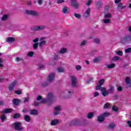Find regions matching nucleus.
I'll return each instance as SVG.
<instances>
[{
  "label": "nucleus",
  "instance_id": "f257e3e1",
  "mask_svg": "<svg viewBox=\"0 0 131 131\" xmlns=\"http://www.w3.org/2000/svg\"><path fill=\"white\" fill-rule=\"evenodd\" d=\"M61 97L62 98H72L73 96V90H68L64 92H62L60 94Z\"/></svg>",
  "mask_w": 131,
  "mask_h": 131
},
{
  "label": "nucleus",
  "instance_id": "f03ea898",
  "mask_svg": "<svg viewBox=\"0 0 131 131\" xmlns=\"http://www.w3.org/2000/svg\"><path fill=\"white\" fill-rule=\"evenodd\" d=\"M101 85H97L96 86V91H99V90H100V91H101L102 96H103V97H106V96L108 95L109 94V92L108 91H107V89H106V88H104V87H101Z\"/></svg>",
  "mask_w": 131,
  "mask_h": 131
},
{
  "label": "nucleus",
  "instance_id": "7ed1b4c3",
  "mask_svg": "<svg viewBox=\"0 0 131 131\" xmlns=\"http://www.w3.org/2000/svg\"><path fill=\"white\" fill-rule=\"evenodd\" d=\"M121 41L123 43H125V42H131V34L126 35L121 39Z\"/></svg>",
  "mask_w": 131,
  "mask_h": 131
},
{
  "label": "nucleus",
  "instance_id": "20e7f679",
  "mask_svg": "<svg viewBox=\"0 0 131 131\" xmlns=\"http://www.w3.org/2000/svg\"><path fill=\"white\" fill-rule=\"evenodd\" d=\"M46 28L45 26L42 25V26H35L31 28V30L33 31H39L40 30H43V29H45Z\"/></svg>",
  "mask_w": 131,
  "mask_h": 131
},
{
  "label": "nucleus",
  "instance_id": "39448f33",
  "mask_svg": "<svg viewBox=\"0 0 131 131\" xmlns=\"http://www.w3.org/2000/svg\"><path fill=\"white\" fill-rule=\"evenodd\" d=\"M21 123L19 122H15L14 123V128L16 130L21 131L22 129H23V127H22V126H21Z\"/></svg>",
  "mask_w": 131,
  "mask_h": 131
},
{
  "label": "nucleus",
  "instance_id": "423d86ee",
  "mask_svg": "<svg viewBox=\"0 0 131 131\" xmlns=\"http://www.w3.org/2000/svg\"><path fill=\"white\" fill-rule=\"evenodd\" d=\"M26 14H28V15H31L32 16H37V15H38V12L35 11L27 10L26 11Z\"/></svg>",
  "mask_w": 131,
  "mask_h": 131
},
{
  "label": "nucleus",
  "instance_id": "0eeeda50",
  "mask_svg": "<svg viewBox=\"0 0 131 131\" xmlns=\"http://www.w3.org/2000/svg\"><path fill=\"white\" fill-rule=\"evenodd\" d=\"M54 79H55V73H52L50 74L48 77L49 82H52L54 81Z\"/></svg>",
  "mask_w": 131,
  "mask_h": 131
},
{
  "label": "nucleus",
  "instance_id": "6e6552de",
  "mask_svg": "<svg viewBox=\"0 0 131 131\" xmlns=\"http://www.w3.org/2000/svg\"><path fill=\"white\" fill-rule=\"evenodd\" d=\"M18 84L17 81H14L9 85V91H13L14 87L16 86Z\"/></svg>",
  "mask_w": 131,
  "mask_h": 131
},
{
  "label": "nucleus",
  "instance_id": "1a4fd4ad",
  "mask_svg": "<svg viewBox=\"0 0 131 131\" xmlns=\"http://www.w3.org/2000/svg\"><path fill=\"white\" fill-rule=\"evenodd\" d=\"M61 111V106H57L55 108V111L54 113V115H58L60 113V111Z\"/></svg>",
  "mask_w": 131,
  "mask_h": 131
},
{
  "label": "nucleus",
  "instance_id": "9d476101",
  "mask_svg": "<svg viewBox=\"0 0 131 131\" xmlns=\"http://www.w3.org/2000/svg\"><path fill=\"white\" fill-rule=\"evenodd\" d=\"M90 14H91V8H88L83 14V16L85 18H88L90 16Z\"/></svg>",
  "mask_w": 131,
  "mask_h": 131
},
{
  "label": "nucleus",
  "instance_id": "9b49d317",
  "mask_svg": "<svg viewBox=\"0 0 131 131\" xmlns=\"http://www.w3.org/2000/svg\"><path fill=\"white\" fill-rule=\"evenodd\" d=\"M72 5L74 8V9H78L79 7V4L73 0L72 1Z\"/></svg>",
  "mask_w": 131,
  "mask_h": 131
},
{
  "label": "nucleus",
  "instance_id": "f8f14e48",
  "mask_svg": "<svg viewBox=\"0 0 131 131\" xmlns=\"http://www.w3.org/2000/svg\"><path fill=\"white\" fill-rule=\"evenodd\" d=\"M72 85L73 86H76V78L75 77H71Z\"/></svg>",
  "mask_w": 131,
  "mask_h": 131
},
{
  "label": "nucleus",
  "instance_id": "ddd939ff",
  "mask_svg": "<svg viewBox=\"0 0 131 131\" xmlns=\"http://www.w3.org/2000/svg\"><path fill=\"white\" fill-rule=\"evenodd\" d=\"M125 82L127 84V88L131 86V79L128 77H126L125 79Z\"/></svg>",
  "mask_w": 131,
  "mask_h": 131
},
{
  "label": "nucleus",
  "instance_id": "4468645a",
  "mask_svg": "<svg viewBox=\"0 0 131 131\" xmlns=\"http://www.w3.org/2000/svg\"><path fill=\"white\" fill-rule=\"evenodd\" d=\"M62 12L63 14H68L70 12V9H69V8L64 7L63 8Z\"/></svg>",
  "mask_w": 131,
  "mask_h": 131
},
{
  "label": "nucleus",
  "instance_id": "2eb2a0df",
  "mask_svg": "<svg viewBox=\"0 0 131 131\" xmlns=\"http://www.w3.org/2000/svg\"><path fill=\"white\" fill-rule=\"evenodd\" d=\"M13 110L12 109L10 108H6L3 111H2L1 113L3 114H5V113H11Z\"/></svg>",
  "mask_w": 131,
  "mask_h": 131
},
{
  "label": "nucleus",
  "instance_id": "dca6fc26",
  "mask_svg": "<svg viewBox=\"0 0 131 131\" xmlns=\"http://www.w3.org/2000/svg\"><path fill=\"white\" fill-rule=\"evenodd\" d=\"M60 54H66L67 53V48H62L59 51Z\"/></svg>",
  "mask_w": 131,
  "mask_h": 131
},
{
  "label": "nucleus",
  "instance_id": "f3484780",
  "mask_svg": "<svg viewBox=\"0 0 131 131\" xmlns=\"http://www.w3.org/2000/svg\"><path fill=\"white\" fill-rule=\"evenodd\" d=\"M7 42H14L15 41V38L14 37H9L6 39Z\"/></svg>",
  "mask_w": 131,
  "mask_h": 131
},
{
  "label": "nucleus",
  "instance_id": "a211bd4d",
  "mask_svg": "<svg viewBox=\"0 0 131 131\" xmlns=\"http://www.w3.org/2000/svg\"><path fill=\"white\" fill-rule=\"evenodd\" d=\"M106 68L108 69H112L115 68V63H111L110 64H106Z\"/></svg>",
  "mask_w": 131,
  "mask_h": 131
},
{
  "label": "nucleus",
  "instance_id": "6ab92c4d",
  "mask_svg": "<svg viewBox=\"0 0 131 131\" xmlns=\"http://www.w3.org/2000/svg\"><path fill=\"white\" fill-rule=\"evenodd\" d=\"M30 114L32 115H37L38 112L36 110H32L30 112Z\"/></svg>",
  "mask_w": 131,
  "mask_h": 131
},
{
  "label": "nucleus",
  "instance_id": "aec40b11",
  "mask_svg": "<svg viewBox=\"0 0 131 131\" xmlns=\"http://www.w3.org/2000/svg\"><path fill=\"white\" fill-rule=\"evenodd\" d=\"M94 115H95V114L94 113H89L87 115V118L89 119H92V118H93V117H94Z\"/></svg>",
  "mask_w": 131,
  "mask_h": 131
},
{
  "label": "nucleus",
  "instance_id": "412c9836",
  "mask_svg": "<svg viewBox=\"0 0 131 131\" xmlns=\"http://www.w3.org/2000/svg\"><path fill=\"white\" fill-rule=\"evenodd\" d=\"M98 121L99 122H102L103 121H104V120L105 119V118H104V117L101 115V116H99L97 118Z\"/></svg>",
  "mask_w": 131,
  "mask_h": 131
},
{
  "label": "nucleus",
  "instance_id": "4be33fe9",
  "mask_svg": "<svg viewBox=\"0 0 131 131\" xmlns=\"http://www.w3.org/2000/svg\"><path fill=\"white\" fill-rule=\"evenodd\" d=\"M58 123H59V120L58 119L53 120L51 122L52 125H56V124H58Z\"/></svg>",
  "mask_w": 131,
  "mask_h": 131
},
{
  "label": "nucleus",
  "instance_id": "5701e85b",
  "mask_svg": "<svg viewBox=\"0 0 131 131\" xmlns=\"http://www.w3.org/2000/svg\"><path fill=\"white\" fill-rule=\"evenodd\" d=\"M112 17V14L111 13H108L104 14L105 19H110Z\"/></svg>",
  "mask_w": 131,
  "mask_h": 131
},
{
  "label": "nucleus",
  "instance_id": "b1692460",
  "mask_svg": "<svg viewBox=\"0 0 131 131\" xmlns=\"http://www.w3.org/2000/svg\"><path fill=\"white\" fill-rule=\"evenodd\" d=\"M103 22L104 23V24H109L111 23V20L109 18H105L103 20Z\"/></svg>",
  "mask_w": 131,
  "mask_h": 131
},
{
  "label": "nucleus",
  "instance_id": "393cba45",
  "mask_svg": "<svg viewBox=\"0 0 131 131\" xmlns=\"http://www.w3.org/2000/svg\"><path fill=\"white\" fill-rule=\"evenodd\" d=\"M24 119L25 120V121H26L27 122H29V121H30V116H28V115H25L24 116Z\"/></svg>",
  "mask_w": 131,
  "mask_h": 131
},
{
  "label": "nucleus",
  "instance_id": "a878e982",
  "mask_svg": "<svg viewBox=\"0 0 131 131\" xmlns=\"http://www.w3.org/2000/svg\"><path fill=\"white\" fill-rule=\"evenodd\" d=\"M1 119L2 122H4L6 119H7V116L5 114H3L1 117Z\"/></svg>",
  "mask_w": 131,
  "mask_h": 131
},
{
  "label": "nucleus",
  "instance_id": "bb28decb",
  "mask_svg": "<svg viewBox=\"0 0 131 131\" xmlns=\"http://www.w3.org/2000/svg\"><path fill=\"white\" fill-rule=\"evenodd\" d=\"M78 123H79L78 120H74L72 121V124H74V125H78Z\"/></svg>",
  "mask_w": 131,
  "mask_h": 131
},
{
  "label": "nucleus",
  "instance_id": "cd10ccee",
  "mask_svg": "<svg viewBox=\"0 0 131 131\" xmlns=\"http://www.w3.org/2000/svg\"><path fill=\"white\" fill-rule=\"evenodd\" d=\"M21 102V100H18V99H13V103L14 105H18L19 103Z\"/></svg>",
  "mask_w": 131,
  "mask_h": 131
},
{
  "label": "nucleus",
  "instance_id": "c85d7f7f",
  "mask_svg": "<svg viewBox=\"0 0 131 131\" xmlns=\"http://www.w3.org/2000/svg\"><path fill=\"white\" fill-rule=\"evenodd\" d=\"M46 40H43L42 41H41L39 43V48H41L42 47V46H44V45H46Z\"/></svg>",
  "mask_w": 131,
  "mask_h": 131
},
{
  "label": "nucleus",
  "instance_id": "c756f323",
  "mask_svg": "<svg viewBox=\"0 0 131 131\" xmlns=\"http://www.w3.org/2000/svg\"><path fill=\"white\" fill-rule=\"evenodd\" d=\"M7 19H8V15L7 14H5L3 17H2L1 18V20L2 21H6V20H7Z\"/></svg>",
  "mask_w": 131,
  "mask_h": 131
},
{
  "label": "nucleus",
  "instance_id": "7c9ffc66",
  "mask_svg": "<svg viewBox=\"0 0 131 131\" xmlns=\"http://www.w3.org/2000/svg\"><path fill=\"white\" fill-rule=\"evenodd\" d=\"M122 3H119L118 5V8H120L121 10H122L123 9H124L125 8V6H122Z\"/></svg>",
  "mask_w": 131,
  "mask_h": 131
},
{
  "label": "nucleus",
  "instance_id": "2f4dec72",
  "mask_svg": "<svg viewBox=\"0 0 131 131\" xmlns=\"http://www.w3.org/2000/svg\"><path fill=\"white\" fill-rule=\"evenodd\" d=\"M109 115H110V114L108 112L104 113L102 115V116L104 118H105V117H107L109 116Z\"/></svg>",
  "mask_w": 131,
  "mask_h": 131
},
{
  "label": "nucleus",
  "instance_id": "473e14b6",
  "mask_svg": "<svg viewBox=\"0 0 131 131\" xmlns=\"http://www.w3.org/2000/svg\"><path fill=\"white\" fill-rule=\"evenodd\" d=\"M99 83L100 85H103L104 84V83L105 82V79H102L99 81Z\"/></svg>",
  "mask_w": 131,
  "mask_h": 131
},
{
  "label": "nucleus",
  "instance_id": "72a5a7b5",
  "mask_svg": "<svg viewBox=\"0 0 131 131\" xmlns=\"http://www.w3.org/2000/svg\"><path fill=\"white\" fill-rule=\"evenodd\" d=\"M86 40H84L82 42H81L80 46H81V47H83L84 46H85V45H86Z\"/></svg>",
  "mask_w": 131,
  "mask_h": 131
},
{
  "label": "nucleus",
  "instance_id": "f704fd0d",
  "mask_svg": "<svg viewBox=\"0 0 131 131\" xmlns=\"http://www.w3.org/2000/svg\"><path fill=\"white\" fill-rule=\"evenodd\" d=\"M116 126V125L114 124V123H112L109 125V128H114Z\"/></svg>",
  "mask_w": 131,
  "mask_h": 131
},
{
  "label": "nucleus",
  "instance_id": "c9c22d12",
  "mask_svg": "<svg viewBox=\"0 0 131 131\" xmlns=\"http://www.w3.org/2000/svg\"><path fill=\"white\" fill-rule=\"evenodd\" d=\"M28 56L29 57H33L34 56V52L31 51L28 53Z\"/></svg>",
  "mask_w": 131,
  "mask_h": 131
},
{
  "label": "nucleus",
  "instance_id": "e433bc0d",
  "mask_svg": "<svg viewBox=\"0 0 131 131\" xmlns=\"http://www.w3.org/2000/svg\"><path fill=\"white\" fill-rule=\"evenodd\" d=\"M74 16L76 17V18H77L78 19H80L81 18V15L77 13H74Z\"/></svg>",
  "mask_w": 131,
  "mask_h": 131
},
{
  "label": "nucleus",
  "instance_id": "4c0bfd02",
  "mask_svg": "<svg viewBox=\"0 0 131 131\" xmlns=\"http://www.w3.org/2000/svg\"><path fill=\"white\" fill-rule=\"evenodd\" d=\"M100 60H101V58L100 57H97L96 58H95L94 59V62L95 63H97V62H100Z\"/></svg>",
  "mask_w": 131,
  "mask_h": 131
},
{
  "label": "nucleus",
  "instance_id": "58836bf2",
  "mask_svg": "<svg viewBox=\"0 0 131 131\" xmlns=\"http://www.w3.org/2000/svg\"><path fill=\"white\" fill-rule=\"evenodd\" d=\"M54 60H59V59H61V57L59 56V55L55 54L54 56Z\"/></svg>",
  "mask_w": 131,
  "mask_h": 131
},
{
  "label": "nucleus",
  "instance_id": "ea45409f",
  "mask_svg": "<svg viewBox=\"0 0 131 131\" xmlns=\"http://www.w3.org/2000/svg\"><path fill=\"white\" fill-rule=\"evenodd\" d=\"M103 108H110V104L109 103H105L103 106Z\"/></svg>",
  "mask_w": 131,
  "mask_h": 131
},
{
  "label": "nucleus",
  "instance_id": "a19ab883",
  "mask_svg": "<svg viewBox=\"0 0 131 131\" xmlns=\"http://www.w3.org/2000/svg\"><path fill=\"white\" fill-rule=\"evenodd\" d=\"M24 103H26L29 101V97H25L23 98Z\"/></svg>",
  "mask_w": 131,
  "mask_h": 131
},
{
  "label": "nucleus",
  "instance_id": "79ce46f5",
  "mask_svg": "<svg viewBox=\"0 0 131 131\" xmlns=\"http://www.w3.org/2000/svg\"><path fill=\"white\" fill-rule=\"evenodd\" d=\"M38 47V43H35L33 45V48L35 49H37Z\"/></svg>",
  "mask_w": 131,
  "mask_h": 131
},
{
  "label": "nucleus",
  "instance_id": "37998d69",
  "mask_svg": "<svg viewBox=\"0 0 131 131\" xmlns=\"http://www.w3.org/2000/svg\"><path fill=\"white\" fill-rule=\"evenodd\" d=\"M4 62V60L2 58H0V68L1 67H4V65L3 64V63Z\"/></svg>",
  "mask_w": 131,
  "mask_h": 131
},
{
  "label": "nucleus",
  "instance_id": "c03bdc74",
  "mask_svg": "<svg viewBox=\"0 0 131 131\" xmlns=\"http://www.w3.org/2000/svg\"><path fill=\"white\" fill-rule=\"evenodd\" d=\"M54 96L53 93H49L48 94V98L49 99H52V97Z\"/></svg>",
  "mask_w": 131,
  "mask_h": 131
},
{
  "label": "nucleus",
  "instance_id": "a18cd8bd",
  "mask_svg": "<svg viewBox=\"0 0 131 131\" xmlns=\"http://www.w3.org/2000/svg\"><path fill=\"white\" fill-rule=\"evenodd\" d=\"M48 102V99H42L41 100V103H42V104H45V103H47Z\"/></svg>",
  "mask_w": 131,
  "mask_h": 131
},
{
  "label": "nucleus",
  "instance_id": "49530a36",
  "mask_svg": "<svg viewBox=\"0 0 131 131\" xmlns=\"http://www.w3.org/2000/svg\"><path fill=\"white\" fill-rule=\"evenodd\" d=\"M116 54L117 55H118V56H122V51H118L117 52H116Z\"/></svg>",
  "mask_w": 131,
  "mask_h": 131
},
{
  "label": "nucleus",
  "instance_id": "de8ad7c7",
  "mask_svg": "<svg viewBox=\"0 0 131 131\" xmlns=\"http://www.w3.org/2000/svg\"><path fill=\"white\" fill-rule=\"evenodd\" d=\"M113 111H118V107H117V106L114 105L113 106Z\"/></svg>",
  "mask_w": 131,
  "mask_h": 131
},
{
  "label": "nucleus",
  "instance_id": "09e8293b",
  "mask_svg": "<svg viewBox=\"0 0 131 131\" xmlns=\"http://www.w3.org/2000/svg\"><path fill=\"white\" fill-rule=\"evenodd\" d=\"M93 96L94 97H98V96H100V94L99 93V92H95L94 94H93Z\"/></svg>",
  "mask_w": 131,
  "mask_h": 131
},
{
  "label": "nucleus",
  "instance_id": "8fccbe9b",
  "mask_svg": "<svg viewBox=\"0 0 131 131\" xmlns=\"http://www.w3.org/2000/svg\"><path fill=\"white\" fill-rule=\"evenodd\" d=\"M15 93L17 94V95H21V94H22V90L16 91Z\"/></svg>",
  "mask_w": 131,
  "mask_h": 131
},
{
  "label": "nucleus",
  "instance_id": "3c124183",
  "mask_svg": "<svg viewBox=\"0 0 131 131\" xmlns=\"http://www.w3.org/2000/svg\"><path fill=\"white\" fill-rule=\"evenodd\" d=\"M65 1L64 0H57L56 1V4H62V3H64Z\"/></svg>",
  "mask_w": 131,
  "mask_h": 131
},
{
  "label": "nucleus",
  "instance_id": "603ef678",
  "mask_svg": "<svg viewBox=\"0 0 131 131\" xmlns=\"http://www.w3.org/2000/svg\"><path fill=\"white\" fill-rule=\"evenodd\" d=\"M119 59L118 56H114L113 58V61H117Z\"/></svg>",
  "mask_w": 131,
  "mask_h": 131
},
{
  "label": "nucleus",
  "instance_id": "864d4df0",
  "mask_svg": "<svg viewBox=\"0 0 131 131\" xmlns=\"http://www.w3.org/2000/svg\"><path fill=\"white\" fill-rule=\"evenodd\" d=\"M125 53H130V52H131V48H127V49H126L125 50Z\"/></svg>",
  "mask_w": 131,
  "mask_h": 131
},
{
  "label": "nucleus",
  "instance_id": "5fc2aeb1",
  "mask_svg": "<svg viewBox=\"0 0 131 131\" xmlns=\"http://www.w3.org/2000/svg\"><path fill=\"white\" fill-rule=\"evenodd\" d=\"M110 93H113L114 92V87L111 86L110 88Z\"/></svg>",
  "mask_w": 131,
  "mask_h": 131
},
{
  "label": "nucleus",
  "instance_id": "6e6d98bb",
  "mask_svg": "<svg viewBox=\"0 0 131 131\" xmlns=\"http://www.w3.org/2000/svg\"><path fill=\"white\" fill-rule=\"evenodd\" d=\"M94 42H95L96 43H100V39H99L98 38H95L94 39Z\"/></svg>",
  "mask_w": 131,
  "mask_h": 131
},
{
  "label": "nucleus",
  "instance_id": "4d7b16f0",
  "mask_svg": "<svg viewBox=\"0 0 131 131\" xmlns=\"http://www.w3.org/2000/svg\"><path fill=\"white\" fill-rule=\"evenodd\" d=\"M20 117V114H15L14 116V118H19Z\"/></svg>",
  "mask_w": 131,
  "mask_h": 131
},
{
  "label": "nucleus",
  "instance_id": "13d9d810",
  "mask_svg": "<svg viewBox=\"0 0 131 131\" xmlns=\"http://www.w3.org/2000/svg\"><path fill=\"white\" fill-rule=\"evenodd\" d=\"M93 1L89 0L88 3H86V6H91V4H92Z\"/></svg>",
  "mask_w": 131,
  "mask_h": 131
},
{
  "label": "nucleus",
  "instance_id": "bf43d9fd",
  "mask_svg": "<svg viewBox=\"0 0 131 131\" xmlns=\"http://www.w3.org/2000/svg\"><path fill=\"white\" fill-rule=\"evenodd\" d=\"M75 68L77 70H80V69H81V66H76Z\"/></svg>",
  "mask_w": 131,
  "mask_h": 131
},
{
  "label": "nucleus",
  "instance_id": "052dcab7",
  "mask_svg": "<svg viewBox=\"0 0 131 131\" xmlns=\"http://www.w3.org/2000/svg\"><path fill=\"white\" fill-rule=\"evenodd\" d=\"M58 71L59 72H63L64 71V69L61 68H59L57 69Z\"/></svg>",
  "mask_w": 131,
  "mask_h": 131
},
{
  "label": "nucleus",
  "instance_id": "680f3d73",
  "mask_svg": "<svg viewBox=\"0 0 131 131\" xmlns=\"http://www.w3.org/2000/svg\"><path fill=\"white\" fill-rule=\"evenodd\" d=\"M39 38H36L33 40V42H35V43H36V42H38V40H39Z\"/></svg>",
  "mask_w": 131,
  "mask_h": 131
},
{
  "label": "nucleus",
  "instance_id": "e2e57ef3",
  "mask_svg": "<svg viewBox=\"0 0 131 131\" xmlns=\"http://www.w3.org/2000/svg\"><path fill=\"white\" fill-rule=\"evenodd\" d=\"M39 69H43L45 68V66L43 64H40L39 66Z\"/></svg>",
  "mask_w": 131,
  "mask_h": 131
},
{
  "label": "nucleus",
  "instance_id": "0e129e2a",
  "mask_svg": "<svg viewBox=\"0 0 131 131\" xmlns=\"http://www.w3.org/2000/svg\"><path fill=\"white\" fill-rule=\"evenodd\" d=\"M127 124H128V126H129V127H131V121H127Z\"/></svg>",
  "mask_w": 131,
  "mask_h": 131
},
{
  "label": "nucleus",
  "instance_id": "69168bd1",
  "mask_svg": "<svg viewBox=\"0 0 131 131\" xmlns=\"http://www.w3.org/2000/svg\"><path fill=\"white\" fill-rule=\"evenodd\" d=\"M3 81H5V79L3 77H0V82H3Z\"/></svg>",
  "mask_w": 131,
  "mask_h": 131
},
{
  "label": "nucleus",
  "instance_id": "338daca9",
  "mask_svg": "<svg viewBox=\"0 0 131 131\" xmlns=\"http://www.w3.org/2000/svg\"><path fill=\"white\" fill-rule=\"evenodd\" d=\"M38 4L39 5H41L42 4V0H38Z\"/></svg>",
  "mask_w": 131,
  "mask_h": 131
},
{
  "label": "nucleus",
  "instance_id": "774afa93",
  "mask_svg": "<svg viewBox=\"0 0 131 131\" xmlns=\"http://www.w3.org/2000/svg\"><path fill=\"white\" fill-rule=\"evenodd\" d=\"M34 106H39V103L36 102H34Z\"/></svg>",
  "mask_w": 131,
  "mask_h": 131
}]
</instances>
